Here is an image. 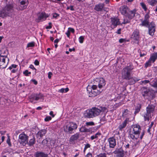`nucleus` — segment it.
Masks as SVG:
<instances>
[{"mask_svg":"<svg viewBox=\"0 0 157 157\" xmlns=\"http://www.w3.org/2000/svg\"><path fill=\"white\" fill-rule=\"evenodd\" d=\"M95 85L92 86L89 85L87 87V90L90 94V96L94 97L100 94L104 89L106 81L102 78H97L94 81Z\"/></svg>","mask_w":157,"mask_h":157,"instance_id":"obj_1","label":"nucleus"},{"mask_svg":"<svg viewBox=\"0 0 157 157\" xmlns=\"http://www.w3.org/2000/svg\"><path fill=\"white\" fill-rule=\"evenodd\" d=\"M120 11L122 14L127 17L130 20L132 19L136 14H138V13H136V9L131 10L128 6H121L120 8Z\"/></svg>","mask_w":157,"mask_h":157,"instance_id":"obj_2","label":"nucleus"},{"mask_svg":"<svg viewBox=\"0 0 157 157\" xmlns=\"http://www.w3.org/2000/svg\"><path fill=\"white\" fill-rule=\"evenodd\" d=\"M134 68L132 64H129L122 70L121 77L124 79L128 80L131 78V72Z\"/></svg>","mask_w":157,"mask_h":157,"instance_id":"obj_3","label":"nucleus"},{"mask_svg":"<svg viewBox=\"0 0 157 157\" xmlns=\"http://www.w3.org/2000/svg\"><path fill=\"white\" fill-rule=\"evenodd\" d=\"M101 113L100 109L94 107L86 111L85 116L88 118H93L98 116Z\"/></svg>","mask_w":157,"mask_h":157,"instance_id":"obj_4","label":"nucleus"},{"mask_svg":"<svg viewBox=\"0 0 157 157\" xmlns=\"http://www.w3.org/2000/svg\"><path fill=\"white\" fill-rule=\"evenodd\" d=\"M5 17L7 16L12 17L14 13L13 4L8 3L2 9Z\"/></svg>","mask_w":157,"mask_h":157,"instance_id":"obj_5","label":"nucleus"},{"mask_svg":"<svg viewBox=\"0 0 157 157\" xmlns=\"http://www.w3.org/2000/svg\"><path fill=\"white\" fill-rule=\"evenodd\" d=\"M77 125L73 122H67L63 127L65 132L70 134L73 133V131L77 128Z\"/></svg>","mask_w":157,"mask_h":157,"instance_id":"obj_6","label":"nucleus"},{"mask_svg":"<svg viewBox=\"0 0 157 157\" xmlns=\"http://www.w3.org/2000/svg\"><path fill=\"white\" fill-rule=\"evenodd\" d=\"M155 106L152 105H149L146 108V113L143 116L145 121H149V118L151 117V115L153 113L154 111Z\"/></svg>","mask_w":157,"mask_h":157,"instance_id":"obj_7","label":"nucleus"},{"mask_svg":"<svg viewBox=\"0 0 157 157\" xmlns=\"http://www.w3.org/2000/svg\"><path fill=\"white\" fill-rule=\"evenodd\" d=\"M9 60V59L6 56L0 54V69L5 68L7 66Z\"/></svg>","mask_w":157,"mask_h":157,"instance_id":"obj_8","label":"nucleus"},{"mask_svg":"<svg viewBox=\"0 0 157 157\" xmlns=\"http://www.w3.org/2000/svg\"><path fill=\"white\" fill-rule=\"evenodd\" d=\"M29 137L24 132L20 134L19 136L18 141L19 143L23 146L28 143Z\"/></svg>","mask_w":157,"mask_h":157,"instance_id":"obj_9","label":"nucleus"},{"mask_svg":"<svg viewBox=\"0 0 157 157\" xmlns=\"http://www.w3.org/2000/svg\"><path fill=\"white\" fill-rule=\"evenodd\" d=\"M110 25L112 29L116 28L117 25H119L121 23L119 19L116 17L110 18Z\"/></svg>","mask_w":157,"mask_h":157,"instance_id":"obj_10","label":"nucleus"},{"mask_svg":"<svg viewBox=\"0 0 157 157\" xmlns=\"http://www.w3.org/2000/svg\"><path fill=\"white\" fill-rule=\"evenodd\" d=\"M147 27L148 28V33L151 36H153L155 31V25L154 22H152L150 23Z\"/></svg>","mask_w":157,"mask_h":157,"instance_id":"obj_11","label":"nucleus"},{"mask_svg":"<svg viewBox=\"0 0 157 157\" xmlns=\"http://www.w3.org/2000/svg\"><path fill=\"white\" fill-rule=\"evenodd\" d=\"M109 147L110 148H114L116 145V140L114 137H110L108 139Z\"/></svg>","mask_w":157,"mask_h":157,"instance_id":"obj_12","label":"nucleus"},{"mask_svg":"<svg viewBox=\"0 0 157 157\" xmlns=\"http://www.w3.org/2000/svg\"><path fill=\"white\" fill-rule=\"evenodd\" d=\"M113 153L116 154L117 157H123L124 155V151L121 148H116Z\"/></svg>","mask_w":157,"mask_h":157,"instance_id":"obj_13","label":"nucleus"},{"mask_svg":"<svg viewBox=\"0 0 157 157\" xmlns=\"http://www.w3.org/2000/svg\"><path fill=\"white\" fill-rule=\"evenodd\" d=\"M139 33V30L137 29H136L134 31L132 35V38L134 40L137 41L138 43L139 40L140 36Z\"/></svg>","mask_w":157,"mask_h":157,"instance_id":"obj_14","label":"nucleus"},{"mask_svg":"<svg viewBox=\"0 0 157 157\" xmlns=\"http://www.w3.org/2000/svg\"><path fill=\"white\" fill-rule=\"evenodd\" d=\"M48 17V14H46L45 13L42 12L38 16V19L39 21H38V22L45 20Z\"/></svg>","mask_w":157,"mask_h":157,"instance_id":"obj_15","label":"nucleus"},{"mask_svg":"<svg viewBox=\"0 0 157 157\" xmlns=\"http://www.w3.org/2000/svg\"><path fill=\"white\" fill-rule=\"evenodd\" d=\"M21 5V8L20 9V10H23L26 8L28 3V0H19Z\"/></svg>","mask_w":157,"mask_h":157,"instance_id":"obj_16","label":"nucleus"},{"mask_svg":"<svg viewBox=\"0 0 157 157\" xmlns=\"http://www.w3.org/2000/svg\"><path fill=\"white\" fill-rule=\"evenodd\" d=\"M149 17L150 16L148 14H146L145 15L144 21L142 22V25L146 27H147L149 26Z\"/></svg>","mask_w":157,"mask_h":157,"instance_id":"obj_17","label":"nucleus"},{"mask_svg":"<svg viewBox=\"0 0 157 157\" xmlns=\"http://www.w3.org/2000/svg\"><path fill=\"white\" fill-rule=\"evenodd\" d=\"M129 119L127 118L123 122L121 123L118 126V128L120 130H122V129L125 128L127 124L129 122Z\"/></svg>","mask_w":157,"mask_h":157,"instance_id":"obj_18","label":"nucleus"},{"mask_svg":"<svg viewBox=\"0 0 157 157\" xmlns=\"http://www.w3.org/2000/svg\"><path fill=\"white\" fill-rule=\"evenodd\" d=\"M94 9L98 11H101L104 10V4L99 3L96 5L95 6Z\"/></svg>","mask_w":157,"mask_h":157,"instance_id":"obj_19","label":"nucleus"},{"mask_svg":"<svg viewBox=\"0 0 157 157\" xmlns=\"http://www.w3.org/2000/svg\"><path fill=\"white\" fill-rule=\"evenodd\" d=\"M35 157H48V154L42 151H37L34 155Z\"/></svg>","mask_w":157,"mask_h":157,"instance_id":"obj_20","label":"nucleus"},{"mask_svg":"<svg viewBox=\"0 0 157 157\" xmlns=\"http://www.w3.org/2000/svg\"><path fill=\"white\" fill-rule=\"evenodd\" d=\"M141 129L140 126L139 125H136L134 126L133 128V132L134 134H137L139 135Z\"/></svg>","mask_w":157,"mask_h":157,"instance_id":"obj_21","label":"nucleus"},{"mask_svg":"<svg viewBox=\"0 0 157 157\" xmlns=\"http://www.w3.org/2000/svg\"><path fill=\"white\" fill-rule=\"evenodd\" d=\"M78 138V134L76 133L71 136L70 139V142L72 143L77 140Z\"/></svg>","mask_w":157,"mask_h":157,"instance_id":"obj_22","label":"nucleus"},{"mask_svg":"<svg viewBox=\"0 0 157 157\" xmlns=\"http://www.w3.org/2000/svg\"><path fill=\"white\" fill-rule=\"evenodd\" d=\"M129 137L134 140H136L139 137L137 134H134V132H131L129 134Z\"/></svg>","mask_w":157,"mask_h":157,"instance_id":"obj_23","label":"nucleus"},{"mask_svg":"<svg viewBox=\"0 0 157 157\" xmlns=\"http://www.w3.org/2000/svg\"><path fill=\"white\" fill-rule=\"evenodd\" d=\"M157 59V53H153L150 58V60L154 63Z\"/></svg>","mask_w":157,"mask_h":157,"instance_id":"obj_24","label":"nucleus"},{"mask_svg":"<svg viewBox=\"0 0 157 157\" xmlns=\"http://www.w3.org/2000/svg\"><path fill=\"white\" fill-rule=\"evenodd\" d=\"M46 133V130L45 129L41 130L38 132L37 135L39 136L40 137H41L45 135Z\"/></svg>","mask_w":157,"mask_h":157,"instance_id":"obj_25","label":"nucleus"},{"mask_svg":"<svg viewBox=\"0 0 157 157\" xmlns=\"http://www.w3.org/2000/svg\"><path fill=\"white\" fill-rule=\"evenodd\" d=\"M79 130L82 132H90V128L86 129L85 126H82Z\"/></svg>","mask_w":157,"mask_h":157,"instance_id":"obj_26","label":"nucleus"},{"mask_svg":"<svg viewBox=\"0 0 157 157\" xmlns=\"http://www.w3.org/2000/svg\"><path fill=\"white\" fill-rule=\"evenodd\" d=\"M128 80L129 81L128 82L130 84H135L136 82L138 80L136 79V78L135 79H134L132 77V76H131V78L129 79Z\"/></svg>","mask_w":157,"mask_h":157,"instance_id":"obj_27","label":"nucleus"},{"mask_svg":"<svg viewBox=\"0 0 157 157\" xmlns=\"http://www.w3.org/2000/svg\"><path fill=\"white\" fill-rule=\"evenodd\" d=\"M148 3L152 6H154L157 3V1L155 0H147Z\"/></svg>","mask_w":157,"mask_h":157,"instance_id":"obj_28","label":"nucleus"},{"mask_svg":"<svg viewBox=\"0 0 157 157\" xmlns=\"http://www.w3.org/2000/svg\"><path fill=\"white\" fill-rule=\"evenodd\" d=\"M35 95V100L37 101L39 99H42L43 95L41 94H36Z\"/></svg>","mask_w":157,"mask_h":157,"instance_id":"obj_29","label":"nucleus"},{"mask_svg":"<svg viewBox=\"0 0 157 157\" xmlns=\"http://www.w3.org/2000/svg\"><path fill=\"white\" fill-rule=\"evenodd\" d=\"M28 143L30 146L33 145L35 143V138L34 137L30 139L29 142H28Z\"/></svg>","mask_w":157,"mask_h":157,"instance_id":"obj_30","label":"nucleus"},{"mask_svg":"<svg viewBox=\"0 0 157 157\" xmlns=\"http://www.w3.org/2000/svg\"><path fill=\"white\" fill-rule=\"evenodd\" d=\"M142 95L145 98L148 95V91L146 89L144 88L143 91L142 90Z\"/></svg>","mask_w":157,"mask_h":157,"instance_id":"obj_31","label":"nucleus"},{"mask_svg":"<svg viewBox=\"0 0 157 157\" xmlns=\"http://www.w3.org/2000/svg\"><path fill=\"white\" fill-rule=\"evenodd\" d=\"M35 95L34 94H32L29 97V101L32 103H35L36 102H34L35 100Z\"/></svg>","mask_w":157,"mask_h":157,"instance_id":"obj_32","label":"nucleus"},{"mask_svg":"<svg viewBox=\"0 0 157 157\" xmlns=\"http://www.w3.org/2000/svg\"><path fill=\"white\" fill-rule=\"evenodd\" d=\"M35 95L34 94H32L29 97V101L32 103H35L36 102H34L35 100Z\"/></svg>","mask_w":157,"mask_h":157,"instance_id":"obj_33","label":"nucleus"},{"mask_svg":"<svg viewBox=\"0 0 157 157\" xmlns=\"http://www.w3.org/2000/svg\"><path fill=\"white\" fill-rule=\"evenodd\" d=\"M101 134L99 132H98L94 135H93L91 136V140H93L95 139H97L98 137V136H100Z\"/></svg>","mask_w":157,"mask_h":157,"instance_id":"obj_34","label":"nucleus"},{"mask_svg":"<svg viewBox=\"0 0 157 157\" xmlns=\"http://www.w3.org/2000/svg\"><path fill=\"white\" fill-rule=\"evenodd\" d=\"M141 108V106L140 105H139V106L136 107L134 112V114L135 115H136L139 112Z\"/></svg>","mask_w":157,"mask_h":157,"instance_id":"obj_35","label":"nucleus"},{"mask_svg":"<svg viewBox=\"0 0 157 157\" xmlns=\"http://www.w3.org/2000/svg\"><path fill=\"white\" fill-rule=\"evenodd\" d=\"M128 110L126 109H125L124 111L122 113V116L124 117H127L128 116Z\"/></svg>","mask_w":157,"mask_h":157,"instance_id":"obj_36","label":"nucleus"},{"mask_svg":"<svg viewBox=\"0 0 157 157\" xmlns=\"http://www.w3.org/2000/svg\"><path fill=\"white\" fill-rule=\"evenodd\" d=\"M69 90L68 88H66L65 89L62 88L59 90V92L61 93H66Z\"/></svg>","mask_w":157,"mask_h":157,"instance_id":"obj_37","label":"nucleus"},{"mask_svg":"<svg viewBox=\"0 0 157 157\" xmlns=\"http://www.w3.org/2000/svg\"><path fill=\"white\" fill-rule=\"evenodd\" d=\"M140 5L144 10L145 11H146L147 10V8L145 3L144 2H142L140 3Z\"/></svg>","mask_w":157,"mask_h":157,"instance_id":"obj_38","label":"nucleus"},{"mask_svg":"<svg viewBox=\"0 0 157 157\" xmlns=\"http://www.w3.org/2000/svg\"><path fill=\"white\" fill-rule=\"evenodd\" d=\"M35 42H32L28 44L27 46V48L33 47L35 46Z\"/></svg>","mask_w":157,"mask_h":157,"instance_id":"obj_39","label":"nucleus"},{"mask_svg":"<svg viewBox=\"0 0 157 157\" xmlns=\"http://www.w3.org/2000/svg\"><path fill=\"white\" fill-rule=\"evenodd\" d=\"M108 117V116H106L105 115L104 116H103L100 119V121L101 122H105L107 121V117Z\"/></svg>","mask_w":157,"mask_h":157,"instance_id":"obj_40","label":"nucleus"},{"mask_svg":"<svg viewBox=\"0 0 157 157\" xmlns=\"http://www.w3.org/2000/svg\"><path fill=\"white\" fill-rule=\"evenodd\" d=\"M95 157H107V154L105 153H100Z\"/></svg>","mask_w":157,"mask_h":157,"instance_id":"obj_41","label":"nucleus"},{"mask_svg":"<svg viewBox=\"0 0 157 157\" xmlns=\"http://www.w3.org/2000/svg\"><path fill=\"white\" fill-rule=\"evenodd\" d=\"M100 110H101V112H104L107 113L108 110L106 107H101L100 108Z\"/></svg>","mask_w":157,"mask_h":157,"instance_id":"obj_42","label":"nucleus"},{"mask_svg":"<svg viewBox=\"0 0 157 157\" xmlns=\"http://www.w3.org/2000/svg\"><path fill=\"white\" fill-rule=\"evenodd\" d=\"M23 73V74L26 76H28L29 75L31 74V72L27 70H25Z\"/></svg>","mask_w":157,"mask_h":157,"instance_id":"obj_43","label":"nucleus"},{"mask_svg":"<svg viewBox=\"0 0 157 157\" xmlns=\"http://www.w3.org/2000/svg\"><path fill=\"white\" fill-rule=\"evenodd\" d=\"M86 126H93L95 125L94 122L93 121L86 122Z\"/></svg>","mask_w":157,"mask_h":157,"instance_id":"obj_44","label":"nucleus"},{"mask_svg":"<svg viewBox=\"0 0 157 157\" xmlns=\"http://www.w3.org/2000/svg\"><path fill=\"white\" fill-rule=\"evenodd\" d=\"M48 142V138H46L45 139H44L42 142V144L44 145H45L47 144Z\"/></svg>","mask_w":157,"mask_h":157,"instance_id":"obj_45","label":"nucleus"},{"mask_svg":"<svg viewBox=\"0 0 157 157\" xmlns=\"http://www.w3.org/2000/svg\"><path fill=\"white\" fill-rule=\"evenodd\" d=\"M84 36H81L79 37V42L81 43H83L84 40Z\"/></svg>","mask_w":157,"mask_h":157,"instance_id":"obj_46","label":"nucleus"},{"mask_svg":"<svg viewBox=\"0 0 157 157\" xmlns=\"http://www.w3.org/2000/svg\"><path fill=\"white\" fill-rule=\"evenodd\" d=\"M7 143L8 144L9 146H11V144L10 143V137L9 136H8V138L6 140Z\"/></svg>","mask_w":157,"mask_h":157,"instance_id":"obj_47","label":"nucleus"},{"mask_svg":"<svg viewBox=\"0 0 157 157\" xmlns=\"http://www.w3.org/2000/svg\"><path fill=\"white\" fill-rule=\"evenodd\" d=\"M90 147V145L89 144H86L84 149V152H85L87 148Z\"/></svg>","mask_w":157,"mask_h":157,"instance_id":"obj_48","label":"nucleus"},{"mask_svg":"<svg viewBox=\"0 0 157 157\" xmlns=\"http://www.w3.org/2000/svg\"><path fill=\"white\" fill-rule=\"evenodd\" d=\"M0 17L2 18L5 17V15L4 14L2 10H0Z\"/></svg>","mask_w":157,"mask_h":157,"instance_id":"obj_49","label":"nucleus"},{"mask_svg":"<svg viewBox=\"0 0 157 157\" xmlns=\"http://www.w3.org/2000/svg\"><path fill=\"white\" fill-rule=\"evenodd\" d=\"M59 16V14L56 13H54L53 14V17L54 18L56 19Z\"/></svg>","mask_w":157,"mask_h":157,"instance_id":"obj_50","label":"nucleus"},{"mask_svg":"<svg viewBox=\"0 0 157 157\" xmlns=\"http://www.w3.org/2000/svg\"><path fill=\"white\" fill-rule=\"evenodd\" d=\"M52 119V118L50 116H47L44 119L45 121H48Z\"/></svg>","mask_w":157,"mask_h":157,"instance_id":"obj_51","label":"nucleus"},{"mask_svg":"<svg viewBox=\"0 0 157 157\" xmlns=\"http://www.w3.org/2000/svg\"><path fill=\"white\" fill-rule=\"evenodd\" d=\"M130 22V21L128 20L124 19V21L122 23V24H126L127 23H129Z\"/></svg>","mask_w":157,"mask_h":157,"instance_id":"obj_52","label":"nucleus"},{"mask_svg":"<svg viewBox=\"0 0 157 157\" xmlns=\"http://www.w3.org/2000/svg\"><path fill=\"white\" fill-rule=\"evenodd\" d=\"M152 86L155 88H157V80L154 82Z\"/></svg>","mask_w":157,"mask_h":157,"instance_id":"obj_53","label":"nucleus"},{"mask_svg":"<svg viewBox=\"0 0 157 157\" xmlns=\"http://www.w3.org/2000/svg\"><path fill=\"white\" fill-rule=\"evenodd\" d=\"M68 31H69L70 33L71 32L72 33H73L74 32V29L72 28H68Z\"/></svg>","mask_w":157,"mask_h":157,"instance_id":"obj_54","label":"nucleus"},{"mask_svg":"<svg viewBox=\"0 0 157 157\" xmlns=\"http://www.w3.org/2000/svg\"><path fill=\"white\" fill-rule=\"evenodd\" d=\"M126 40L125 39L121 38L119 39V42L120 43H122L124 42H125Z\"/></svg>","mask_w":157,"mask_h":157,"instance_id":"obj_55","label":"nucleus"},{"mask_svg":"<svg viewBox=\"0 0 157 157\" xmlns=\"http://www.w3.org/2000/svg\"><path fill=\"white\" fill-rule=\"evenodd\" d=\"M149 82H150L148 80H144V81H142V82L143 83H144L145 84Z\"/></svg>","mask_w":157,"mask_h":157,"instance_id":"obj_56","label":"nucleus"},{"mask_svg":"<svg viewBox=\"0 0 157 157\" xmlns=\"http://www.w3.org/2000/svg\"><path fill=\"white\" fill-rule=\"evenodd\" d=\"M29 67L33 70H35L36 71V69L34 67V66L32 64L30 65Z\"/></svg>","mask_w":157,"mask_h":157,"instance_id":"obj_57","label":"nucleus"},{"mask_svg":"<svg viewBox=\"0 0 157 157\" xmlns=\"http://www.w3.org/2000/svg\"><path fill=\"white\" fill-rule=\"evenodd\" d=\"M34 64L36 65H38L39 64V62L36 59L34 62Z\"/></svg>","mask_w":157,"mask_h":157,"instance_id":"obj_58","label":"nucleus"},{"mask_svg":"<svg viewBox=\"0 0 157 157\" xmlns=\"http://www.w3.org/2000/svg\"><path fill=\"white\" fill-rule=\"evenodd\" d=\"M52 75V73L51 72H49L48 73V77L50 79L51 78V76Z\"/></svg>","mask_w":157,"mask_h":157,"instance_id":"obj_59","label":"nucleus"},{"mask_svg":"<svg viewBox=\"0 0 157 157\" xmlns=\"http://www.w3.org/2000/svg\"><path fill=\"white\" fill-rule=\"evenodd\" d=\"M144 135V131L143 130V131L141 132V135L140 136V139H142L143 137V136Z\"/></svg>","mask_w":157,"mask_h":157,"instance_id":"obj_60","label":"nucleus"},{"mask_svg":"<svg viewBox=\"0 0 157 157\" xmlns=\"http://www.w3.org/2000/svg\"><path fill=\"white\" fill-rule=\"evenodd\" d=\"M31 81L35 84L37 85V82L35 79L31 80Z\"/></svg>","mask_w":157,"mask_h":157,"instance_id":"obj_61","label":"nucleus"},{"mask_svg":"<svg viewBox=\"0 0 157 157\" xmlns=\"http://www.w3.org/2000/svg\"><path fill=\"white\" fill-rule=\"evenodd\" d=\"M85 157H92V154L91 153L89 152L86 155Z\"/></svg>","mask_w":157,"mask_h":157,"instance_id":"obj_62","label":"nucleus"},{"mask_svg":"<svg viewBox=\"0 0 157 157\" xmlns=\"http://www.w3.org/2000/svg\"><path fill=\"white\" fill-rule=\"evenodd\" d=\"M49 114L51 116L53 117L55 116V115L53 114V112L52 111H51L50 112Z\"/></svg>","mask_w":157,"mask_h":157,"instance_id":"obj_63","label":"nucleus"},{"mask_svg":"<svg viewBox=\"0 0 157 157\" xmlns=\"http://www.w3.org/2000/svg\"><path fill=\"white\" fill-rule=\"evenodd\" d=\"M153 71L154 72L156 73H157V66L155 67H154Z\"/></svg>","mask_w":157,"mask_h":157,"instance_id":"obj_64","label":"nucleus"}]
</instances>
